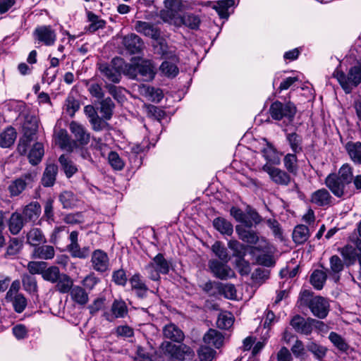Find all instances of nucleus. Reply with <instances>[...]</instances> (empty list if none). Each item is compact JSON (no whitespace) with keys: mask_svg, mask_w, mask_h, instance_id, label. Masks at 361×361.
Here are the masks:
<instances>
[{"mask_svg":"<svg viewBox=\"0 0 361 361\" xmlns=\"http://www.w3.org/2000/svg\"><path fill=\"white\" fill-rule=\"evenodd\" d=\"M333 75L337 79L345 92L350 93L354 87L361 83V62L351 66L347 75L337 68Z\"/></svg>","mask_w":361,"mask_h":361,"instance_id":"f257e3e1","label":"nucleus"},{"mask_svg":"<svg viewBox=\"0 0 361 361\" xmlns=\"http://www.w3.org/2000/svg\"><path fill=\"white\" fill-rule=\"evenodd\" d=\"M300 305H307L314 316L325 318L329 311V305L324 298L317 296L312 298L311 293L307 290H302L299 297Z\"/></svg>","mask_w":361,"mask_h":361,"instance_id":"f03ea898","label":"nucleus"},{"mask_svg":"<svg viewBox=\"0 0 361 361\" xmlns=\"http://www.w3.org/2000/svg\"><path fill=\"white\" fill-rule=\"evenodd\" d=\"M124 74L131 78L141 77L143 80H152L154 78V68L149 61L133 59L132 63L126 64L123 70Z\"/></svg>","mask_w":361,"mask_h":361,"instance_id":"7ed1b4c3","label":"nucleus"},{"mask_svg":"<svg viewBox=\"0 0 361 361\" xmlns=\"http://www.w3.org/2000/svg\"><path fill=\"white\" fill-rule=\"evenodd\" d=\"M269 114L274 120L285 119L288 123H291L296 114V107L291 102L282 103L276 101L271 104L269 108Z\"/></svg>","mask_w":361,"mask_h":361,"instance_id":"20e7f679","label":"nucleus"},{"mask_svg":"<svg viewBox=\"0 0 361 361\" xmlns=\"http://www.w3.org/2000/svg\"><path fill=\"white\" fill-rule=\"evenodd\" d=\"M171 264L163 255H157L145 267V270L148 277L153 281H159L160 274H166L170 270Z\"/></svg>","mask_w":361,"mask_h":361,"instance_id":"39448f33","label":"nucleus"},{"mask_svg":"<svg viewBox=\"0 0 361 361\" xmlns=\"http://www.w3.org/2000/svg\"><path fill=\"white\" fill-rule=\"evenodd\" d=\"M161 348L165 354L179 361L191 359L194 355L193 350L184 344L177 345L169 341H164L161 344Z\"/></svg>","mask_w":361,"mask_h":361,"instance_id":"423d86ee","label":"nucleus"},{"mask_svg":"<svg viewBox=\"0 0 361 361\" xmlns=\"http://www.w3.org/2000/svg\"><path fill=\"white\" fill-rule=\"evenodd\" d=\"M37 172L31 171L22 175L11 183L8 186V191L11 197L18 196L27 187H32V183L37 178Z\"/></svg>","mask_w":361,"mask_h":361,"instance_id":"0eeeda50","label":"nucleus"},{"mask_svg":"<svg viewBox=\"0 0 361 361\" xmlns=\"http://www.w3.org/2000/svg\"><path fill=\"white\" fill-rule=\"evenodd\" d=\"M122 63L123 60L121 59H114L111 64L99 63V70L108 80L118 83L121 78V71L124 70L122 68Z\"/></svg>","mask_w":361,"mask_h":361,"instance_id":"6e6552de","label":"nucleus"},{"mask_svg":"<svg viewBox=\"0 0 361 361\" xmlns=\"http://www.w3.org/2000/svg\"><path fill=\"white\" fill-rule=\"evenodd\" d=\"M25 128L28 129L30 133L26 131L23 138L19 141L18 150L20 154L27 152V146L32 140V135H34L38 129V119L35 116L27 117V121L25 123Z\"/></svg>","mask_w":361,"mask_h":361,"instance_id":"1a4fd4ad","label":"nucleus"},{"mask_svg":"<svg viewBox=\"0 0 361 361\" xmlns=\"http://www.w3.org/2000/svg\"><path fill=\"white\" fill-rule=\"evenodd\" d=\"M227 263L218 259H211L209 261V268L214 276L226 280L235 276L234 271Z\"/></svg>","mask_w":361,"mask_h":361,"instance_id":"9d476101","label":"nucleus"},{"mask_svg":"<svg viewBox=\"0 0 361 361\" xmlns=\"http://www.w3.org/2000/svg\"><path fill=\"white\" fill-rule=\"evenodd\" d=\"M69 239L71 243L67 248L73 257L85 259L90 255V250L88 246L81 248L78 244V232L72 231L70 233Z\"/></svg>","mask_w":361,"mask_h":361,"instance_id":"9b49d317","label":"nucleus"},{"mask_svg":"<svg viewBox=\"0 0 361 361\" xmlns=\"http://www.w3.org/2000/svg\"><path fill=\"white\" fill-rule=\"evenodd\" d=\"M35 39L46 46H52L56 39V34L50 25L37 27L34 31Z\"/></svg>","mask_w":361,"mask_h":361,"instance_id":"f8f14e48","label":"nucleus"},{"mask_svg":"<svg viewBox=\"0 0 361 361\" xmlns=\"http://www.w3.org/2000/svg\"><path fill=\"white\" fill-rule=\"evenodd\" d=\"M325 183L331 192L338 197H341L348 193V185L338 178L336 174H329L326 178Z\"/></svg>","mask_w":361,"mask_h":361,"instance_id":"ddd939ff","label":"nucleus"},{"mask_svg":"<svg viewBox=\"0 0 361 361\" xmlns=\"http://www.w3.org/2000/svg\"><path fill=\"white\" fill-rule=\"evenodd\" d=\"M262 170L267 172L270 178L276 184L288 185L290 182V177L287 172L279 168L267 164L263 166Z\"/></svg>","mask_w":361,"mask_h":361,"instance_id":"4468645a","label":"nucleus"},{"mask_svg":"<svg viewBox=\"0 0 361 361\" xmlns=\"http://www.w3.org/2000/svg\"><path fill=\"white\" fill-rule=\"evenodd\" d=\"M122 44L125 49L132 54L140 53L145 47L142 39L134 33L124 36Z\"/></svg>","mask_w":361,"mask_h":361,"instance_id":"2eb2a0df","label":"nucleus"},{"mask_svg":"<svg viewBox=\"0 0 361 361\" xmlns=\"http://www.w3.org/2000/svg\"><path fill=\"white\" fill-rule=\"evenodd\" d=\"M316 320L308 318L305 319L303 317L296 315L290 321V325L298 332L305 335H309L312 331V325Z\"/></svg>","mask_w":361,"mask_h":361,"instance_id":"dca6fc26","label":"nucleus"},{"mask_svg":"<svg viewBox=\"0 0 361 361\" xmlns=\"http://www.w3.org/2000/svg\"><path fill=\"white\" fill-rule=\"evenodd\" d=\"M91 262L93 269L98 272H104L109 269V262L106 253L101 250L94 251Z\"/></svg>","mask_w":361,"mask_h":361,"instance_id":"f3484780","label":"nucleus"},{"mask_svg":"<svg viewBox=\"0 0 361 361\" xmlns=\"http://www.w3.org/2000/svg\"><path fill=\"white\" fill-rule=\"evenodd\" d=\"M135 30L138 33L154 39H158L160 35L159 29L154 24L145 21H136Z\"/></svg>","mask_w":361,"mask_h":361,"instance_id":"a211bd4d","label":"nucleus"},{"mask_svg":"<svg viewBox=\"0 0 361 361\" xmlns=\"http://www.w3.org/2000/svg\"><path fill=\"white\" fill-rule=\"evenodd\" d=\"M69 129L73 135L75 140L81 145H87L90 141V134L85 128L76 121H71L69 125Z\"/></svg>","mask_w":361,"mask_h":361,"instance_id":"6ab92c4d","label":"nucleus"},{"mask_svg":"<svg viewBox=\"0 0 361 361\" xmlns=\"http://www.w3.org/2000/svg\"><path fill=\"white\" fill-rule=\"evenodd\" d=\"M155 52L160 54L162 57L169 60H177L176 49L173 47H169L165 40L159 39L154 45Z\"/></svg>","mask_w":361,"mask_h":361,"instance_id":"aec40b11","label":"nucleus"},{"mask_svg":"<svg viewBox=\"0 0 361 361\" xmlns=\"http://www.w3.org/2000/svg\"><path fill=\"white\" fill-rule=\"evenodd\" d=\"M42 208L37 202H32L26 205L23 209V214L25 221L35 222L39 217Z\"/></svg>","mask_w":361,"mask_h":361,"instance_id":"412c9836","label":"nucleus"},{"mask_svg":"<svg viewBox=\"0 0 361 361\" xmlns=\"http://www.w3.org/2000/svg\"><path fill=\"white\" fill-rule=\"evenodd\" d=\"M137 91L140 94L154 102H159L163 98V93L160 89H155L146 85H139Z\"/></svg>","mask_w":361,"mask_h":361,"instance_id":"4be33fe9","label":"nucleus"},{"mask_svg":"<svg viewBox=\"0 0 361 361\" xmlns=\"http://www.w3.org/2000/svg\"><path fill=\"white\" fill-rule=\"evenodd\" d=\"M235 231L238 234L240 239L243 241L250 244H256L259 240H262L265 244L264 247H267L266 245H267V243L265 239L261 238V240H259L258 235L255 231L246 230L242 226H237L235 227Z\"/></svg>","mask_w":361,"mask_h":361,"instance_id":"5701e85b","label":"nucleus"},{"mask_svg":"<svg viewBox=\"0 0 361 361\" xmlns=\"http://www.w3.org/2000/svg\"><path fill=\"white\" fill-rule=\"evenodd\" d=\"M310 201L319 207H325L331 204V196L326 189L322 188L312 194Z\"/></svg>","mask_w":361,"mask_h":361,"instance_id":"b1692460","label":"nucleus"},{"mask_svg":"<svg viewBox=\"0 0 361 361\" xmlns=\"http://www.w3.org/2000/svg\"><path fill=\"white\" fill-rule=\"evenodd\" d=\"M330 269L329 271V276L335 281L338 282L340 279V273L344 268V264L340 257L337 255H333L330 259Z\"/></svg>","mask_w":361,"mask_h":361,"instance_id":"393cba45","label":"nucleus"},{"mask_svg":"<svg viewBox=\"0 0 361 361\" xmlns=\"http://www.w3.org/2000/svg\"><path fill=\"white\" fill-rule=\"evenodd\" d=\"M163 334L165 338L174 342L180 343L184 338L183 331L177 326L171 323L164 327Z\"/></svg>","mask_w":361,"mask_h":361,"instance_id":"a878e982","label":"nucleus"},{"mask_svg":"<svg viewBox=\"0 0 361 361\" xmlns=\"http://www.w3.org/2000/svg\"><path fill=\"white\" fill-rule=\"evenodd\" d=\"M69 293L71 300L78 305H85L89 300L88 293L80 286H73Z\"/></svg>","mask_w":361,"mask_h":361,"instance_id":"bb28decb","label":"nucleus"},{"mask_svg":"<svg viewBox=\"0 0 361 361\" xmlns=\"http://www.w3.org/2000/svg\"><path fill=\"white\" fill-rule=\"evenodd\" d=\"M345 149L354 163L361 164L360 142H348L345 145Z\"/></svg>","mask_w":361,"mask_h":361,"instance_id":"cd10ccee","label":"nucleus"},{"mask_svg":"<svg viewBox=\"0 0 361 361\" xmlns=\"http://www.w3.org/2000/svg\"><path fill=\"white\" fill-rule=\"evenodd\" d=\"M203 341L206 344L219 348L223 345L224 336L218 331L215 329H209L204 334Z\"/></svg>","mask_w":361,"mask_h":361,"instance_id":"c85d7f7f","label":"nucleus"},{"mask_svg":"<svg viewBox=\"0 0 361 361\" xmlns=\"http://www.w3.org/2000/svg\"><path fill=\"white\" fill-rule=\"evenodd\" d=\"M47 242L45 235L41 229L33 228L27 234V243L33 247H37Z\"/></svg>","mask_w":361,"mask_h":361,"instance_id":"c756f323","label":"nucleus"},{"mask_svg":"<svg viewBox=\"0 0 361 361\" xmlns=\"http://www.w3.org/2000/svg\"><path fill=\"white\" fill-rule=\"evenodd\" d=\"M25 219L21 214L13 212L8 220V228L13 235L20 233L24 226Z\"/></svg>","mask_w":361,"mask_h":361,"instance_id":"7c9ffc66","label":"nucleus"},{"mask_svg":"<svg viewBox=\"0 0 361 361\" xmlns=\"http://www.w3.org/2000/svg\"><path fill=\"white\" fill-rule=\"evenodd\" d=\"M54 255L55 250L54 247L51 245H38L36 247H35L32 252V257L34 258H38L45 260L54 258Z\"/></svg>","mask_w":361,"mask_h":361,"instance_id":"2f4dec72","label":"nucleus"},{"mask_svg":"<svg viewBox=\"0 0 361 361\" xmlns=\"http://www.w3.org/2000/svg\"><path fill=\"white\" fill-rule=\"evenodd\" d=\"M178 62V58L177 57V60H170L167 59L164 61L160 66L159 70L161 73L168 77V78H174L178 73V68L177 67V63Z\"/></svg>","mask_w":361,"mask_h":361,"instance_id":"473e14b6","label":"nucleus"},{"mask_svg":"<svg viewBox=\"0 0 361 361\" xmlns=\"http://www.w3.org/2000/svg\"><path fill=\"white\" fill-rule=\"evenodd\" d=\"M57 171L56 165L49 164L47 166L42 178V183L44 187H50L54 184Z\"/></svg>","mask_w":361,"mask_h":361,"instance_id":"72a5a7b5","label":"nucleus"},{"mask_svg":"<svg viewBox=\"0 0 361 361\" xmlns=\"http://www.w3.org/2000/svg\"><path fill=\"white\" fill-rule=\"evenodd\" d=\"M310 237V231L307 226L300 224L295 227L293 232V240L297 244L305 243Z\"/></svg>","mask_w":361,"mask_h":361,"instance_id":"f704fd0d","label":"nucleus"},{"mask_svg":"<svg viewBox=\"0 0 361 361\" xmlns=\"http://www.w3.org/2000/svg\"><path fill=\"white\" fill-rule=\"evenodd\" d=\"M16 135L13 128H7L0 134V146L4 148L11 146L16 139Z\"/></svg>","mask_w":361,"mask_h":361,"instance_id":"c9c22d12","label":"nucleus"},{"mask_svg":"<svg viewBox=\"0 0 361 361\" xmlns=\"http://www.w3.org/2000/svg\"><path fill=\"white\" fill-rule=\"evenodd\" d=\"M56 283V290L63 294L69 293L73 286V279L68 275L63 273Z\"/></svg>","mask_w":361,"mask_h":361,"instance_id":"e433bc0d","label":"nucleus"},{"mask_svg":"<svg viewBox=\"0 0 361 361\" xmlns=\"http://www.w3.org/2000/svg\"><path fill=\"white\" fill-rule=\"evenodd\" d=\"M44 154V146L40 142H36L28 154L29 161L32 165L39 164Z\"/></svg>","mask_w":361,"mask_h":361,"instance_id":"4c0bfd02","label":"nucleus"},{"mask_svg":"<svg viewBox=\"0 0 361 361\" xmlns=\"http://www.w3.org/2000/svg\"><path fill=\"white\" fill-rule=\"evenodd\" d=\"M261 152L268 162L274 164H279L280 163L279 154L271 144L267 143L266 146L261 149Z\"/></svg>","mask_w":361,"mask_h":361,"instance_id":"58836bf2","label":"nucleus"},{"mask_svg":"<svg viewBox=\"0 0 361 361\" xmlns=\"http://www.w3.org/2000/svg\"><path fill=\"white\" fill-rule=\"evenodd\" d=\"M112 318H123L128 314V307L123 300H115L111 308Z\"/></svg>","mask_w":361,"mask_h":361,"instance_id":"ea45409f","label":"nucleus"},{"mask_svg":"<svg viewBox=\"0 0 361 361\" xmlns=\"http://www.w3.org/2000/svg\"><path fill=\"white\" fill-rule=\"evenodd\" d=\"M87 15L88 21L90 23V25L86 28L87 31L90 32H94L98 30L99 29L104 27L106 24L105 20L99 18V16H97L91 11H88Z\"/></svg>","mask_w":361,"mask_h":361,"instance_id":"a19ab883","label":"nucleus"},{"mask_svg":"<svg viewBox=\"0 0 361 361\" xmlns=\"http://www.w3.org/2000/svg\"><path fill=\"white\" fill-rule=\"evenodd\" d=\"M214 227L222 234L231 235L233 232V225L225 219L218 217L213 221Z\"/></svg>","mask_w":361,"mask_h":361,"instance_id":"79ce46f5","label":"nucleus"},{"mask_svg":"<svg viewBox=\"0 0 361 361\" xmlns=\"http://www.w3.org/2000/svg\"><path fill=\"white\" fill-rule=\"evenodd\" d=\"M234 5V0L218 1L213 6L221 18H228V8Z\"/></svg>","mask_w":361,"mask_h":361,"instance_id":"37998d69","label":"nucleus"},{"mask_svg":"<svg viewBox=\"0 0 361 361\" xmlns=\"http://www.w3.org/2000/svg\"><path fill=\"white\" fill-rule=\"evenodd\" d=\"M55 142L61 148L70 149V139L67 131L64 129H59L54 133Z\"/></svg>","mask_w":361,"mask_h":361,"instance_id":"c03bdc74","label":"nucleus"},{"mask_svg":"<svg viewBox=\"0 0 361 361\" xmlns=\"http://www.w3.org/2000/svg\"><path fill=\"white\" fill-rule=\"evenodd\" d=\"M115 105L110 97L102 99L100 102V113L103 118L109 120L112 115Z\"/></svg>","mask_w":361,"mask_h":361,"instance_id":"a18cd8bd","label":"nucleus"},{"mask_svg":"<svg viewBox=\"0 0 361 361\" xmlns=\"http://www.w3.org/2000/svg\"><path fill=\"white\" fill-rule=\"evenodd\" d=\"M59 161L60 164L61 165V166L68 178L71 177L73 174H75L77 172L78 169H77L76 166L66 155H64V154L61 155L59 159Z\"/></svg>","mask_w":361,"mask_h":361,"instance_id":"49530a36","label":"nucleus"},{"mask_svg":"<svg viewBox=\"0 0 361 361\" xmlns=\"http://www.w3.org/2000/svg\"><path fill=\"white\" fill-rule=\"evenodd\" d=\"M6 300L12 302L14 310L18 313L23 312L27 305V299L23 294H16Z\"/></svg>","mask_w":361,"mask_h":361,"instance_id":"de8ad7c7","label":"nucleus"},{"mask_svg":"<svg viewBox=\"0 0 361 361\" xmlns=\"http://www.w3.org/2000/svg\"><path fill=\"white\" fill-rule=\"evenodd\" d=\"M326 279V273L322 270H315L310 276L311 284L317 290H321Z\"/></svg>","mask_w":361,"mask_h":361,"instance_id":"09e8293b","label":"nucleus"},{"mask_svg":"<svg viewBox=\"0 0 361 361\" xmlns=\"http://www.w3.org/2000/svg\"><path fill=\"white\" fill-rule=\"evenodd\" d=\"M105 87L108 90L109 93L118 103H123L126 101L124 92H126V90L124 88L111 84H106Z\"/></svg>","mask_w":361,"mask_h":361,"instance_id":"8fccbe9b","label":"nucleus"},{"mask_svg":"<svg viewBox=\"0 0 361 361\" xmlns=\"http://www.w3.org/2000/svg\"><path fill=\"white\" fill-rule=\"evenodd\" d=\"M59 200L63 208L71 209L74 207L78 202L75 195L71 191H64L59 195Z\"/></svg>","mask_w":361,"mask_h":361,"instance_id":"3c124183","label":"nucleus"},{"mask_svg":"<svg viewBox=\"0 0 361 361\" xmlns=\"http://www.w3.org/2000/svg\"><path fill=\"white\" fill-rule=\"evenodd\" d=\"M297 154H287L283 159L284 166L286 170L290 173L295 174L298 169Z\"/></svg>","mask_w":361,"mask_h":361,"instance_id":"603ef678","label":"nucleus"},{"mask_svg":"<svg viewBox=\"0 0 361 361\" xmlns=\"http://www.w3.org/2000/svg\"><path fill=\"white\" fill-rule=\"evenodd\" d=\"M61 274H62L60 272L59 267L56 266H51L44 269L42 277L45 281L55 283L59 280V278Z\"/></svg>","mask_w":361,"mask_h":361,"instance_id":"864d4df0","label":"nucleus"},{"mask_svg":"<svg viewBox=\"0 0 361 361\" xmlns=\"http://www.w3.org/2000/svg\"><path fill=\"white\" fill-rule=\"evenodd\" d=\"M233 317L231 312H224L219 314L216 322L217 326L222 329H228L233 324Z\"/></svg>","mask_w":361,"mask_h":361,"instance_id":"5fc2aeb1","label":"nucleus"},{"mask_svg":"<svg viewBox=\"0 0 361 361\" xmlns=\"http://www.w3.org/2000/svg\"><path fill=\"white\" fill-rule=\"evenodd\" d=\"M212 250L221 261L228 262L230 257L227 249L222 243L219 241L215 242L212 246Z\"/></svg>","mask_w":361,"mask_h":361,"instance_id":"6e6d98bb","label":"nucleus"},{"mask_svg":"<svg viewBox=\"0 0 361 361\" xmlns=\"http://www.w3.org/2000/svg\"><path fill=\"white\" fill-rule=\"evenodd\" d=\"M23 286L25 290L30 293L37 292V283L36 279L28 274H24L22 277Z\"/></svg>","mask_w":361,"mask_h":361,"instance_id":"4d7b16f0","label":"nucleus"},{"mask_svg":"<svg viewBox=\"0 0 361 361\" xmlns=\"http://www.w3.org/2000/svg\"><path fill=\"white\" fill-rule=\"evenodd\" d=\"M228 247L233 251V256L243 258L246 252V246L236 240H231L228 243Z\"/></svg>","mask_w":361,"mask_h":361,"instance_id":"13d9d810","label":"nucleus"},{"mask_svg":"<svg viewBox=\"0 0 361 361\" xmlns=\"http://www.w3.org/2000/svg\"><path fill=\"white\" fill-rule=\"evenodd\" d=\"M287 140L290 147L295 154L302 152V138L296 133H289L287 135Z\"/></svg>","mask_w":361,"mask_h":361,"instance_id":"bf43d9fd","label":"nucleus"},{"mask_svg":"<svg viewBox=\"0 0 361 361\" xmlns=\"http://www.w3.org/2000/svg\"><path fill=\"white\" fill-rule=\"evenodd\" d=\"M336 176L349 185L353 180V168L349 164H343Z\"/></svg>","mask_w":361,"mask_h":361,"instance_id":"052dcab7","label":"nucleus"},{"mask_svg":"<svg viewBox=\"0 0 361 361\" xmlns=\"http://www.w3.org/2000/svg\"><path fill=\"white\" fill-rule=\"evenodd\" d=\"M47 264L43 261H31L27 265V269L31 275L41 274L42 276Z\"/></svg>","mask_w":361,"mask_h":361,"instance_id":"680f3d73","label":"nucleus"},{"mask_svg":"<svg viewBox=\"0 0 361 361\" xmlns=\"http://www.w3.org/2000/svg\"><path fill=\"white\" fill-rule=\"evenodd\" d=\"M80 109V103L73 96L69 95L66 99L64 109L70 116H73Z\"/></svg>","mask_w":361,"mask_h":361,"instance_id":"e2e57ef3","label":"nucleus"},{"mask_svg":"<svg viewBox=\"0 0 361 361\" xmlns=\"http://www.w3.org/2000/svg\"><path fill=\"white\" fill-rule=\"evenodd\" d=\"M331 343L341 351L345 352L348 349V345L340 335L335 332H331L329 336Z\"/></svg>","mask_w":361,"mask_h":361,"instance_id":"0e129e2a","label":"nucleus"},{"mask_svg":"<svg viewBox=\"0 0 361 361\" xmlns=\"http://www.w3.org/2000/svg\"><path fill=\"white\" fill-rule=\"evenodd\" d=\"M340 253L345 259V260L349 263H353L355 260L356 250L352 246L347 245L340 249Z\"/></svg>","mask_w":361,"mask_h":361,"instance_id":"69168bd1","label":"nucleus"},{"mask_svg":"<svg viewBox=\"0 0 361 361\" xmlns=\"http://www.w3.org/2000/svg\"><path fill=\"white\" fill-rule=\"evenodd\" d=\"M99 279L97 278L94 273H90L83 279L81 283L85 289L92 290L94 288L95 286L99 282Z\"/></svg>","mask_w":361,"mask_h":361,"instance_id":"338daca9","label":"nucleus"},{"mask_svg":"<svg viewBox=\"0 0 361 361\" xmlns=\"http://www.w3.org/2000/svg\"><path fill=\"white\" fill-rule=\"evenodd\" d=\"M197 353L200 361H212L216 352L209 347L202 346Z\"/></svg>","mask_w":361,"mask_h":361,"instance_id":"774afa93","label":"nucleus"}]
</instances>
